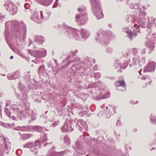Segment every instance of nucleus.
<instances>
[{
  "mask_svg": "<svg viewBox=\"0 0 156 156\" xmlns=\"http://www.w3.org/2000/svg\"><path fill=\"white\" fill-rule=\"evenodd\" d=\"M131 51L129 50H127L126 52V56H129V55H130Z\"/></svg>",
  "mask_w": 156,
  "mask_h": 156,
  "instance_id": "56",
  "label": "nucleus"
},
{
  "mask_svg": "<svg viewBox=\"0 0 156 156\" xmlns=\"http://www.w3.org/2000/svg\"><path fill=\"white\" fill-rule=\"evenodd\" d=\"M156 66V63L152 62L148 63L144 69V72H151L154 71Z\"/></svg>",
  "mask_w": 156,
  "mask_h": 156,
  "instance_id": "14",
  "label": "nucleus"
},
{
  "mask_svg": "<svg viewBox=\"0 0 156 156\" xmlns=\"http://www.w3.org/2000/svg\"><path fill=\"white\" fill-rule=\"evenodd\" d=\"M76 71H80L81 69H83V68L82 67H80V66H79L76 68Z\"/></svg>",
  "mask_w": 156,
  "mask_h": 156,
  "instance_id": "54",
  "label": "nucleus"
},
{
  "mask_svg": "<svg viewBox=\"0 0 156 156\" xmlns=\"http://www.w3.org/2000/svg\"><path fill=\"white\" fill-rule=\"evenodd\" d=\"M86 136H89V134L88 133H87V134H85V133H83V137H82L81 136H80V138H83V137H84Z\"/></svg>",
  "mask_w": 156,
  "mask_h": 156,
  "instance_id": "59",
  "label": "nucleus"
},
{
  "mask_svg": "<svg viewBox=\"0 0 156 156\" xmlns=\"http://www.w3.org/2000/svg\"><path fill=\"white\" fill-rule=\"evenodd\" d=\"M19 85L20 89L22 94L16 95L17 98L20 101H22V103L24 105V108H25V111L27 114H29V115L31 116V118L32 120L35 119L34 115V112L33 111L29 110L30 106V103L27 101V89L24 85L21 84L20 83Z\"/></svg>",
  "mask_w": 156,
  "mask_h": 156,
  "instance_id": "3",
  "label": "nucleus"
},
{
  "mask_svg": "<svg viewBox=\"0 0 156 156\" xmlns=\"http://www.w3.org/2000/svg\"><path fill=\"white\" fill-rule=\"evenodd\" d=\"M72 120H71V122H69L67 119H66L65 121L63 126L62 127L61 129L63 133L70 132L73 130V128H72L74 126L71 124Z\"/></svg>",
  "mask_w": 156,
  "mask_h": 156,
  "instance_id": "11",
  "label": "nucleus"
},
{
  "mask_svg": "<svg viewBox=\"0 0 156 156\" xmlns=\"http://www.w3.org/2000/svg\"><path fill=\"white\" fill-rule=\"evenodd\" d=\"M31 126H18L16 127L15 129L16 130L22 131H28L30 130Z\"/></svg>",
  "mask_w": 156,
  "mask_h": 156,
  "instance_id": "23",
  "label": "nucleus"
},
{
  "mask_svg": "<svg viewBox=\"0 0 156 156\" xmlns=\"http://www.w3.org/2000/svg\"><path fill=\"white\" fill-rule=\"evenodd\" d=\"M137 60L139 64V67H140L141 65L144 64L145 63V60L144 57H143L140 60V57H137Z\"/></svg>",
  "mask_w": 156,
  "mask_h": 156,
  "instance_id": "30",
  "label": "nucleus"
},
{
  "mask_svg": "<svg viewBox=\"0 0 156 156\" xmlns=\"http://www.w3.org/2000/svg\"><path fill=\"white\" fill-rule=\"evenodd\" d=\"M80 58L78 57L74 59L72 62L71 61H69L67 62L66 64V66H68L71 63H74V64H73L71 67L72 69L73 70V68L75 67L76 66H79L78 64L79 63V61H80Z\"/></svg>",
  "mask_w": 156,
  "mask_h": 156,
  "instance_id": "19",
  "label": "nucleus"
},
{
  "mask_svg": "<svg viewBox=\"0 0 156 156\" xmlns=\"http://www.w3.org/2000/svg\"><path fill=\"white\" fill-rule=\"evenodd\" d=\"M1 124L2 125L6 128H9L11 126V125L9 123H2Z\"/></svg>",
  "mask_w": 156,
  "mask_h": 156,
  "instance_id": "47",
  "label": "nucleus"
},
{
  "mask_svg": "<svg viewBox=\"0 0 156 156\" xmlns=\"http://www.w3.org/2000/svg\"><path fill=\"white\" fill-rule=\"evenodd\" d=\"M78 31L75 29H72L71 28H69L68 29V32L67 34L69 36H70V34L72 35L73 37L76 39V40H80V37L78 35Z\"/></svg>",
  "mask_w": 156,
  "mask_h": 156,
  "instance_id": "15",
  "label": "nucleus"
},
{
  "mask_svg": "<svg viewBox=\"0 0 156 156\" xmlns=\"http://www.w3.org/2000/svg\"><path fill=\"white\" fill-rule=\"evenodd\" d=\"M89 76H90V78H93L94 76V78L96 79H98L100 78L101 77V74L100 73H92L91 74H90Z\"/></svg>",
  "mask_w": 156,
  "mask_h": 156,
  "instance_id": "31",
  "label": "nucleus"
},
{
  "mask_svg": "<svg viewBox=\"0 0 156 156\" xmlns=\"http://www.w3.org/2000/svg\"><path fill=\"white\" fill-rule=\"evenodd\" d=\"M33 129L34 130H36L38 132L41 133H43L45 131H48L49 129H47L46 128L42 127L40 126H36L34 127Z\"/></svg>",
  "mask_w": 156,
  "mask_h": 156,
  "instance_id": "22",
  "label": "nucleus"
},
{
  "mask_svg": "<svg viewBox=\"0 0 156 156\" xmlns=\"http://www.w3.org/2000/svg\"><path fill=\"white\" fill-rule=\"evenodd\" d=\"M37 2L40 4L45 6L49 5L52 2V0H37Z\"/></svg>",
  "mask_w": 156,
  "mask_h": 156,
  "instance_id": "24",
  "label": "nucleus"
},
{
  "mask_svg": "<svg viewBox=\"0 0 156 156\" xmlns=\"http://www.w3.org/2000/svg\"><path fill=\"white\" fill-rule=\"evenodd\" d=\"M22 153V151L20 149H18L16 151V154L17 155L20 156Z\"/></svg>",
  "mask_w": 156,
  "mask_h": 156,
  "instance_id": "48",
  "label": "nucleus"
},
{
  "mask_svg": "<svg viewBox=\"0 0 156 156\" xmlns=\"http://www.w3.org/2000/svg\"><path fill=\"white\" fill-rule=\"evenodd\" d=\"M5 150L7 154H8L9 150H10V144H7L6 143L4 144Z\"/></svg>",
  "mask_w": 156,
  "mask_h": 156,
  "instance_id": "37",
  "label": "nucleus"
},
{
  "mask_svg": "<svg viewBox=\"0 0 156 156\" xmlns=\"http://www.w3.org/2000/svg\"><path fill=\"white\" fill-rule=\"evenodd\" d=\"M30 6V5L28 3H25L24 5L25 8L27 9H28L29 8Z\"/></svg>",
  "mask_w": 156,
  "mask_h": 156,
  "instance_id": "51",
  "label": "nucleus"
},
{
  "mask_svg": "<svg viewBox=\"0 0 156 156\" xmlns=\"http://www.w3.org/2000/svg\"><path fill=\"white\" fill-rule=\"evenodd\" d=\"M41 144L38 140L35 141L34 144L32 142H29L23 145V147L30 149V151L34 154H37L38 149L41 147Z\"/></svg>",
  "mask_w": 156,
  "mask_h": 156,
  "instance_id": "7",
  "label": "nucleus"
},
{
  "mask_svg": "<svg viewBox=\"0 0 156 156\" xmlns=\"http://www.w3.org/2000/svg\"><path fill=\"white\" fill-rule=\"evenodd\" d=\"M106 52L109 54L112 53L113 52V49L110 47H108L105 50Z\"/></svg>",
  "mask_w": 156,
  "mask_h": 156,
  "instance_id": "44",
  "label": "nucleus"
},
{
  "mask_svg": "<svg viewBox=\"0 0 156 156\" xmlns=\"http://www.w3.org/2000/svg\"><path fill=\"white\" fill-rule=\"evenodd\" d=\"M79 115L81 116H83V115H85L84 114H83V112H80L79 113Z\"/></svg>",
  "mask_w": 156,
  "mask_h": 156,
  "instance_id": "61",
  "label": "nucleus"
},
{
  "mask_svg": "<svg viewBox=\"0 0 156 156\" xmlns=\"http://www.w3.org/2000/svg\"><path fill=\"white\" fill-rule=\"evenodd\" d=\"M33 135L30 134L25 133L23 134L22 135V138L23 140H27L31 137Z\"/></svg>",
  "mask_w": 156,
  "mask_h": 156,
  "instance_id": "35",
  "label": "nucleus"
},
{
  "mask_svg": "<svg viewBox=\"0 0 156 156\" xmlns=\"http://www.w3.org/2000/svg\"><path fill=\"white\" fill-rule=\"evenodd\" d=\"M120 123V121H118L116 122V125L117 126H119Z\"/></svg>",
  "mask_w": 156,
  "mask_h": 156,
  "instance_id": "62",
  "label": "nucleus"
},
{
  "mask_svg": "<svg viewBox=\"0 0 156 156\" xmlns=\"http://www.w3.org/2000/svg\"><path fill=\"white\" fill-rule=\"evenodd\" d=\"M80 108L84 110L83 111V114L84 115H86L89 112V109L88 106H86L85 107H81Z\"/></svg>",
  "mask_w": 156,
  "mask_h": 156,
  "instance_id": "39",
  "label": "nucleus"
},
{
  "mask_svg": "<svg viewBox=\"0 0 156 156\" xmlns=\"http://www.w3.org/2000/svg\"><path fill=\"white\" fill-rule=\"evenodd\" d=\"M141 53H143V54H145V49H143L142 50V51H141Z\"/></svg>",
  "mask_w": 156,
  "mask_h": 156,
  "instance_id": "63",
  "label": "nucleus"
},
{
  "mask_svg": "<svg viewBox=\"0 0 156 156\" xmlns=\"http://www.w3.org/2000/svg\"><path fill=\"white\" fill-rule=\"evenodd\" d=\"M4 6L6 9L9 11L12 15L16 14L18 11L17 8L12 2L5 4Z\"/></svg>",
  "mask_w": 156,
  "mask_h": 156,
  "instance_id": "12",
  "label": "nucleus"
},
{
  "mask_svg": "<svg viewBox=\"0 0 156 156\" xmlns=\"http://www.w3.org/2000/svg\"><path fill=\"white\" fill-rule=\"evenodd\" d=\"M13 74H10L9 73L7 75V78L9 80H12L15 79L13 76Z\"/></svg>",
  "mask_w": 156,
  "mask_h": 156,
  "instance_id": "45",
  "label": "nucleus"
},
{
  "mask_svg": "<svg viewBox=\"0 0 156 156\" xmlns=\"http://www.w3.org/2000/svg\"><path fill=\"white\" fill-rule=\"evenodd\" d=\"M29 10L31 13V20L37 23H40L41 22V20L44 19L45 16L43 17L42 11L40 12L41 16V18H40L38 13L37 11L33 9H30Z\"/></svg>",
  "mask_w": 156,
  "mask_h": 156,
  "instance_id": "9",
  "label": "nucleus"
},
{
  "mask_svg": "<svg viewBox=\"0 0 156 156\" xmlns=\"http://www.w3.org/2000/svg\"><path fill=\"white\" fill-rule=\"evenodd\" d=\"M28 51L31 55L37 58H42L46 55V51L44 49L38 51L29 50Z\"/></svg>",
  "mask_w": 156,
  "mask_h": 156,
  "instance_id": "10",
  "label": "nucleus"
},
{
  "mask_svg": "<svg viewBox=\"0 0 156 156\" xmlns=\"http://www.w3.org/2000/svg\"><path fill=\"white\" fill-rule=\"evenodd\" d=\"M30 44L29 45V46H30L31 44H33V43L31 41V39H30Z\"/></svg>",
  "mask_w": 156,
  "mask_h": 156,
  "instance_id": "64",
  "label": "nucleus"
},
{
  "mask_svg": "<svg viewBox=\"0 0 156 156\" xmlns=\"http://www.w3.org/2000/svg\"><path fill=\"white\" fill-rule=\"evenodd\" d=\"M80 32L82 38L84 39V40L87 39L89 36L90 33L86 29H82Z\"/></svg>",
  "mask_w": 156,
  "mask_h": 156,
  "instance_id": "21",
  "label": "nucleus"
},
{
  "mask_svg": "<svg viewBox=\"0 0 156 156\" xmlns=\"http://www.w3.org/2000/svg\"><path fill=\"white\" fill-rule=\"evenodd\" d=\"M78 50L77 49H76L74 51H73L72 52L71 54L69 55L66 58V59L67 60H68L70 59V58H72L74 56L77 52Z\"/></svg>",
  "mask_w": 156,
  "mask_h": 156,
  "instance_id": "36",
  "label": "nucleus"
},
{
  "mask_svg": "<svg viewBox=\"0 0 156 156\" xmlns=\"http://www.w3.org/2000/svg\"><path fill=\"white\" fill-rule=\"evenodd\" d=\"M62 108L61 107H60L59 108H58L55 109L54 111V112L55 114L57 115H61L62 112L61 111Z\"/></svg>",
  "mask_w": 156,
  "mask_h": 156,
  "instance_id": "38",
  "label": "nucleus"
},
{
  "mask_svg": "<svg viewBox=\"0 0 156 156\" xmlns=\"http://www.w3.org/2000/svg\"><path fill=\"white\" fill-rule=\"evenodd\" d=\"M13 74L15 79L19 78L21 77L20 73L19 70L15 71Z\"/></svg>",
  "mask_w": 156,
  "mask_h": 156,
  "instance_id": "33",
  "label": "nucleus"
},
{
  "mask_svg": "<svg viewBox=\"0 0 156 156\" xmlns=\"http://www.w3.org/2000/svg\"><path fill=\"white\" fill-rule=\"evenodd\" d=\"M114 36V34L109 30L100 29L97 32V36L95 38L97 41L99 40L104 46L108 45L109 42V37Z\"/></svg>",
  "mask_w": 156,
  "mask_h": 156,
  "instance_id": "4",
  "label": "nucleus"
},
{
  "mask_svg": "<svg viewBox=\"0 0 156 156\" xmlns=\"http://www.w3.org/2000/svg\"><path fill=\"white\" fill-rule=\"evenodd\" d=\"M138 50L136 48H134L133 49V53L134 55H136L137 53Z\"/></svg>",
  "mask_w": 156,
  "mask_h": 156,
  "instance_id": "52",
  "label": "nucleus"
},
{
  "mask_svg": "<svg viewBox=\"0 0 156 156\" xmlns=\"http://www.w3.org/2000/svg\"><path fill=\"white\" fill-rule=\"evenodd\" d=\"M59 122L58 121H56L52 124V126L53 127H56L57 125H58Z\"/></svg>",
  "mask_w": 156,
  "mask_h": 156,
  "instance_id": "53",
  "label": "nucleus"
},
{
  "mask_svg": "<svg viewBox=\"0 0 156 156\" xmlns=\"http://www.w3.org/2000/svg\"><path fill=\"white\" fill-rule=\"evenodd\" d=\"M58 0H56L55 1V4L53 6V8H54L57 7V3L58 2Z\"/></svg>",
  "mask_w": 156,
  "mask_h": 156,
  "instance_id": "58",
  "label": "nucleus"
},
{
  "mask_svg": "<svg viewBox=\"0 0 156 156\" xmlns=\"http://www.w3.org/2000/svg\"><path fill=\"white\" fill-rule=\"evenodd\" d=\"M5 112L6 115L9 117H11L12 119L14 120L16 119V118L15 116H11V112L8 109L6 108H5Z\"/></svg>",
  "mask_w": 156,
  "mask_h": 156,
  "instance_id": "27",
  "label": "nucleus"
},
{
  "mask_svg": "<svg viewBox=\"0 0 156 156\" xmlns=\"http://www.w3.org/2000/svg\"><path fill=\"white\" fill-rule=\"evenodd\" d=\"M148 77V76H143V77H141V79L142 80H146V79H147Z\"/></svg>",
  "mask_w": 156,
  "mask_h": 156,
  "instance_id": "60",
  "label": "nucleus"
},
{
  "mask_svg": "<svg viewBox=\"0 0 156 156\" xmlns=\"http://www.w3.org/2000/svg\"><path fill=\"white\" fill-rule=\"evenodd\" d=\"M82 73L83 75H89V74L87 72V71L86 70H84L82 72Z\"/></svg>",
  "mask_w": 156,
  "mask_h": 156,
  "instance_id": "55",
  "label": "nucleus"
},
{
  "mask_svg": "<svg viewBox=\"0 0 156 156\" xmlns=\"http://www.w3.org/2000/svg\"><path fill=\"white\" fill-rule=\"evenodd\" d=\"M92 11L97 19L98 20L103 17L101 9L100 3L99 0H90Z\"/></svg>",
  "mask_w": 156,
  "mask_h": 156,
  "instance_id": "5",
  "label": "nucleus"
},
{
  "mask_svg": "<svg viewBox=\"0 0 156 156\" xmlns=\"http://www.w3.org/2000/svg\"><path fill=\"white\" fill-rule=\"evenodd\" d=\"M127 0V1H126V4L127 5H129L131 9H132L134 8L135 9L140 11L141 10L142 8H144V6L140 5V2H138L133 5L132 3L133 0Z\"/></svg>",
  "mask_w": 156,
  "mask_h": 156,
  "instance_id": "13",
  "label": "nucleus"
},
{
  "mask_svg": "<svg viewBox=\"0 0 156 156\" xmlns=\"http://www.w3.org/2000/svg\"><path fill=\"white\" fill-rule=\"evenodd\" d=\"M110 96V93L109 92H107L106 93L103 94V93H101L100 96H96L95 95L94 97H96L94 99L100 101L101 99L104 98H107L109 97Z\"/></svg>",
  "mask_w": 156,
  "mask_h": 156,
  "instance_id": "20",
  "label": "nucleus"
},
{
  "mask_svg": "<svg viewBox=\"0 0 156 156\" xmlns=\"http://www.w3.org/2000/svg\"><path fill=\"white\" fill-rule=\"evenodd\" d=\"M10 23L11 25L12 34L16 38L17 44H19V43L17 42H20L23 39L24 40L26 38L27 31L26 26L23 23H21L16 21L6 22L5 31V37L7 36L9 33L7 29V26Z\"/></svg>",
  "mask_w": 156,
  "mask_h": 156,
  "instance_id": "2",
  "label": "nucleus"
},
{
  "mask_svg": "<svg viewBox=\"0 0 156 156\" xmlns=\"http://www.w3.org/2000/svg\"><path fill=\"white\" fill-rule=\"evenodd\" d=\"M66 152V150H65L60 152H56L53 153L51 156H63Z\"/></svg>",
  "mask_w": 156,
  "mask_h": 156,
  "instance_id": "29",
  "label": "nucleus"
},
{
  "mask_svg": "<svg viewBox=\"0 0 156 156\" xmlns=\"http://www.w3.org/2000/svg\"><path fill=\"white\" fill-rule=\"evenodd\" d=\"M48 139L47 137V134H44L43 136L41 137V139L40 141L38 140L41 144V142L42 143H44L45 141H46Z\"/></svg>",
  "mask_w": 156,
  "mask_h": 156,
  "instance_id": "32",
  "label": "nucleus"
},
{
  "mask_svg": "<svg viewBox=\"0 0 156 156\" xmlns=\"http://www.w3.org/2000/svg\"><path fill=\"white\" fill-rule=\"evenodd\" d=\"M44 69V65H42L39 67L38 69V73L39 75L43 74Z\"/></svg>",
  "mask_w": 156,
  "mask_h": 156,
  "instance_id": "42",
  "label": "nucleus"
},
{
  "mask_svg": "<svg viewBox=\"0 0 156 156\" xmlns=\"http://www.w3.org/2000/svg\"><path fill=\"white\" fill-rule=\"evenodd\" d=\"M75 145L77 148L80 149V148L81 147V144L80 140H78L76 141L75 143Z\"/></svg>",
  "mask_w": 156,
  "mask_h": 156,
  "instance_id": "46",
  "label": "nucleus"
},
{
  "mask_svg": "<svg viewBox=\"0 0 156 156\" xmlns=\"http://www.w3.org/2000/svg\"><path fill=\"white\" fill-rule=\"evenodd\" d=\"M115 85L117 87H122L124 88L125 90H126L125 87L126 86V84L125 83L124 80L123 79L116 82L115 83Z\"/></svg>",
  "mask_w": 156,
  "mask_h": 156,
  "instance_id": "26",
  "label": "nucleus"
},
{
  "mask_svg": "<svg viewBox=\"0 0 156 156\" xmlns=\"http://www.w3.org/2000/svg\"><path fill=\"white\" fill-rule=\"evenodd\" d=\"M150 36H148L146 37L147 41L145 43L146 46L151 51H153L154 48V45L152 41L150 39Z\"/></svg>",
  "mask_w": 156,
  "mask_h": 156,
  "instance_id": "18",
  "label": "nucleus"
},
{
  "mask_svg": "<svg viewBox=\"0 0 156 156\" xmlns=\"http://www.w3.org/2000/svg\"><path fill=\"white\" fill-rule=\"evenodd\" d=\"M139 14V12H137L136 13V14H134L133 15V16H131L130 15H127V17L126 18V20L127 21V22L128 23L129 22V20H128V19H129V18H130L131 17H132V16L134 15H137V14ZM133 19V18H132Z\"/></svg>",
  "mask_w": 156,
  "mask_h": 156,
  "instance_id": "50",
  "label": "nucleus"
},
{
  "mask_svg": "<svg viewBox=\"0 0 156 156\" xmlns=\"http://www.w3.org/2000/svg\"><path fill=\"white\" fill-rule=\"evenodd\" d=\"M150 119L152 123L156 124V116L151 115L150 116Z\"/></svg>",
  "mask_w": 156,
  "mask_h": 156,
  "instance_id": "41",
  "label": "nucleus"
},
{
  "mask_svg": "<svg viewBox=\"0 0 156 156\" xmlns=\"http://www.w3.org/2000/svg\"><path fill=\"white\" fill-rule=\"evenodd\" d=\"M52 143L51 142L50 143H47L45 144H44V146L45 147L47 145H49V146H52Z\"/></svg>",
  "mask_w": 156,
  "mask_h": 156,
  "instance_id": "57",
  "label": "nucleus"
},
{
  "mask_svg": "<svg viewBox=\"0 0 156 156\" xmlns=\"http://www.w3.org/2000/svg\"><path fill=\"white\" fill-rule=\"evenodd\" d=\"M11 101L7 100L6 101V106H9L11 104Z\"/></svg>",
  "mask_w": 156,
  "mask_h": 156,
  "instance_id": "49",
  "label": "nucleus"
},
{
  "mask_svg": "<svg viewBox=\"0 0 156 156\" xmlns=\"http://www.w3.org/2000/svg\"><path fill=\"white\" fill-rule=\"evenodd\" d=\"M11 110L14 111V112L17 114L19 112V109L17 108V106L14 105H11Z\"/></svg>",
  "mask_w": 156,
  "mask_h": 156,
  "instance_id": "40",
  "label": "nucleus"
},
{
  "mask_svg": "<svg viewBox=\"0 0 156 156\" xmlns=\"http://www.w3.org/2000/svg\"><path fill=\"white\" fill-rule=\"evenodd\" d=\"M138 60H137V58H133L131 60V63L129 65L130 67H131L132 66L133 64L135 66L136 65V67H138L139 64H138Z\"/></svg>",
  "mask_w": 156,
  "mask_h": 156,
  "instance_id": "28",
  "label": "nucleus"
},
{
  "mask_svg": "<svg viewBox=\"0 0 156 156\" xmlns=\"http://www.w3.org/2000/svg\"><path fill=\"white\" fill-rule=\"evenodd\" d=\"M5 15L2 13H0V22L2 23V21L4 20L5 19Z\"/></svg>",
  "mask_w": 156,
  "mask_h": 156,
  "instance_id": "43",
  "label": "nucleus"
},
{
  "mask_svg": "<svg viewBox=\"0 0 156 156\" xmlns=\"http://www.w3.org/2000/svg\"><path fill=\"white\" fill-rule=\"evenodd\" d=\"M133 20L137 23H135L134 25L133 28V32H131V30L126 31L127 36L131 40L133 35L136 37L137 33H139V27L142 28H145L146 24L147 27L149 28L150 27H152L154 24L155 19L153 18H149L146 15V13L144 11H141L137 15H134L132 16Z\"/></svg>",
  "mask_w": 156,
  "mask_h": 156,
  "instance_id": "1",
  "label": "nucleus"
},
{
  "mask_svg": "<svg viewBox=\"0 0 156 156\" xmlns=\"http://www.w3.org/2000/svg\"><path fill=\"white\" fill-rule=\"evenodd\" d=\"M86 10L85 7L78 9V10L80 13V15L77 14L76 15L75 17L76 21L80 25L85 24L88 18L87 17Z\"/></svg>",
  "mask_w": 156,
  "mask_h": 156,
  "instance_id": "6",
  "label": "nucleus"
},
{
  "mask_svg": "<svg viewBox=\"0 0 156 156\" xmlns=\"http://www.w3.org/2000/svg\"><path fill=\"white\" fill-rule=\"evenodd\" d=\"M71 124L76 126L78 129L81 131L83 130L87 131L88 129L86 122L83 120L80 119L79 120L74 119L72 120Z\"/></svg>",
  "mask_w": 156,
  "mask_h": 156,
  "instance_id": "8",
  "label": "nucleus"
},
{
  "mask_svg": "<svg viewBox=\"0 0 156 156\" xmlns=\"http://www.w3.org/2000/svg\"><path fill=\"white\" fill-rule=\"evenodd\" d=\"M99 83H96L94 84V85H93L90 87V89L89 90L91 92V93L93 94V95H94V94H95L97 93L99 94H100L101 93L100 91L98 90Z\"/></svg>",
  "mask_w": 156,
  "mask_h": 156,
  "instance_id": "17",
  "label": "nucleus"
},
{
  "mask_svg": "<svg viewBox=\"0 0 156 156\" xmlns=\"http://www.w3.org/2000/svg\"><path fill=\"white\" fill-rule=\"evenodd\" d=\"M64 143L67 145H69L71 144V140L67 136H66L64 137Z\"/></svg>",
  "mask_w": 156,
  "mask_h": 156,
  "instance_id": "34",
  "label": "nucleus"
},
{
  "mask_svg": "<svg viewBox=\"0 0 156 156\" xmlns=\"http://www.w3.org/2000/svg\"><path fill=\"white\" fill-rule=\"evenodd\" d=\"M120 61L117 60L114 63V66L115 67V69L117 70L118 72H122V69H125L127 67L128 64H129V62H126L124 63V66L122 67L120 65Z\"/></svg>",
  "mask_w": 156,
  "mask_h": 156,
  "instance_id": "16",
  "label": "nucleus"
},
{
  "mask_svg": "<svg viewBox=\"0 0 156 156\" xmlns=\"http://www.w3.org/2000/svg\"><path fill=\"white\" fill-rule=\"evenodd\" d=\"M34 42H38L39 44H42L44 42V38L39 35H36L34 37Z\"/></svg>",
  "mask_w": 156,
  "mask_h": 156,
  "instance_id": "25",
  "label": "nucleus"
}]
</instances>
